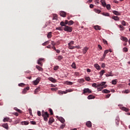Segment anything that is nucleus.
Segmentation results:
<instances>
[{
  "label": "nucleus",
  "instance_id": "1",
  "mask_svg": "<svg viewBox=\"0 0 130 130\" xmlns=\"http://www.w3.org/2000/svg\"><path fill=\"white\" fill-rule=\"evenodd\" d=\"M106 84V82H103L101 84H97L96 83L92 84V87H95L98 88V91H101L104 88H106V86L105 85Z\"/></svg>",
  "mask_w": 130,
  "mask_h": 130
},
{
  "label": "nucleus",
  "instance_id": "2",
  "mask_svg": "<svg viewBox=\"0 0 130 130\" xmlns=\"http://www.w3.org/2000/svg\"><path fill=\"white\" fill-rule=\"evenodd\" d=\"M42 115L45 121H47L48 120V117H49V114H48L47 112H44V111H42Z\"/></svg>",
  "mask_w": 130,
  "mask_h": 130
},
{
  "label": "nucleus",
  "instance_id": "3",
  "mask_svg": "<svg viewBox=\"0 0 130 130\" xmlns=\"http://www.w3.org/2000/svg\"><path fill=\"white\" fill-rule=\"evenodd\" d=\"M64 31H66V32H71L73 31V27L66 25L64 28Z\"/></svg>",
  "mask_w": 130,
  "mask_h": 130
},
{
  "label": "nucleus",
  "instance_id": "4",
  "mask_svg": "<svg viewBox=\"0 0 130 130\" xmlns=\"http://www.w3.org/2000/svg\"><path fill=\"white\" fill-rule=\"evenodd\" d=\"M70 92H73V90L72 89H67L66 91H59L58 93L59 94H60L61 95H62V94H67V93H69Z\"/></svg>",
  "mask_w": 130,
  "mask_h": 130
},
{
  "label": "nucleus",
  "instance_id": "5",
  "mask_svg": "<svg viewBox=\"0 0 130 130\" xmlns=\"http://www.w3.org/2000/svg\"><path fill=\"white\" fill-rule=\"evenodd\" d=\"M91 91L89 88H84L83 90V94H86V93H91Z\"/></svg>",
  "mask_w": 130,
  "mask_h": 130
},
{
  "label": "nucleus",
  "instance_id": "6",
  "mask_svg": "<svg viewBox=\"0 0 130 130\" xmlns=\"http://www.w3.org/2000/svg\"><path fill=\"white\" fill-rule=\"evenodd\" d=\"M120 39L122 41H124V42H127V41H128V39H127V38L125 37L121 36Z\"/></svg>",
  "mask_w": 130,
  "mask_h": 130
},
{
  "label": "nucleus",
  "instance_id": "7",
  "mask_svg": "<svg viewBox=\"0 0 130 130\" xmlns=\"http://www.w3.org/2000/svg\"><path fill=\"white\" fill-rule=\"evenodd\" d=\"M29 89H30V87L29 86H27V87L24 88L22 91V93L26 94L27 93V91L29 90Z\"/></svg>",
  "mask_w": 130,
  "mask_h": 130
},
{
  "label": "nucleus",
  "instance_id": "8",
  "mask_svg": "<svg viewBox=\"0 0 130 130\" xmlns=\"http://www.w3.org/2000/svg\"><path fill=\"white\" fill-rule=\"evenodd\" d=\"M89 50V48L87 47H85L83 49V54H86L87 51Z\"/></svg>",
  "mask_w": 130,
  "mask_h": 130
},
{
  "label": "nucleus",
  "instance_id": "9",
  "mask_svg": "<svg viewBox=\"0 0 130 130\" xmlns=\"http://www.w3.org/2000/svg\"><path fill=\"white\" fill-rule=\"evenodd\" d=\"M60 16H61V17H63V18H64L66 16H67V14L64 11H60Z\"/></svg>",
  "mask_w": 130,
  "mask_h": 130
},
{
  "label": "nucleus",
  "instance_id": "10",
  "mask_svg": "<svg viewBox=\"0 0 130 130\" xmlns=\"http://www.w3.org/2000/svg\"><path fill=\"white\" fill-rule=\"evenodd\" d=\"M43 58H39V60H38V63L42 67V61L43 60Z\"/></svg>",
  "mask_w": 130,
  "mask_h": 130
},
{
  "label": "nucleus",
  "instance_id": "11",
  "mask_svg": "<svg viewBox=\"0 0 130 130\" xmlns=\"http://www.w3.org/2000/svg\"><path fill=\"white\" fill-rule=\"evenodd\" d=\"M86 125L88 127H92V123L90 121H87L86 122Z\"/></svg>",
  "mask_w": 130,
  "mask_h": 130
},
{
  "label": "nucleus",
  "instance_id": "12",
  "mask_svg": "<svg viewBox=\"0 0 130 130\" xmlns=\"http://www.w3.org/2000/svg\"><path fill=\"white\" fill-rule=\"evenodd\" d=\"M2 126L3 127L6 128V129H9V125L8 124V123H4L2 125Z\"/></svg>",
  "mask_w": 130,
  "mask_h": 130
},
{
  "label": "nucleus",
  "instance_id": "13",
  "mask_svg": "<svg viewBox=\"0 0 130 130\" xmlns=\"http://www.w3.org/2000/svg\"><path fill=\"white\" fill-rule=\"evenodd\" d=\"M58 120L62 123H64V122H66V120H64V119L63 118L61 117H59Z\"/></svg>",
  "mask_w": 130,
  "mask_h": 130
},
{
  "label": "nucleus",
  "instance_id": "14",
  "mask_svg": "<svg viewBox=\"0 0 130 130\" xmlns=\"http://www.w3.org/2000/svg\"><path fill=\"white\" fill-rule=\"evenodd\" d=\"M112 13L113 14H114V15H116V16H120V13L118 12V11H116L114 10V11H113Z\"/></svg>",
  "mask_w": 130,
  "mask_h": 130
},
{
  "label": "nucleus",
  "instance_id": "15",
  "mask_svg": "<svg viewBox=\"0 0 130 130\" xmlns=\"http://www.w3.org/2000/svg\"><path fill=\"white\" fill-rule=\"evenodd\" d=\"M36 69H37V70H38V71H40V72H43V69H42V68L40 67L38 65L36 66Z\"/></svg>",
  "mask_w": 130,
  "mask_h": 130
},
{
  "label": "nucleus",
  "instance_id": "16",
  "mask_svg": "<svg viewBox=\"0 0 130 130\" xmlns=\"http://www.w3.org/2000/svg\"><path fill=\"white\" fill-rule=\"evenodd\" d=\"M105 57H106V54H105V53H104L103 57L100 58V61H103V60H104V59H105Z\"/></svg>",
  "mask_w": 130,
  "mask_h": 130
},
{
  "label": "nucleus",
  "instance_id": "17",
  "mask_svg": "<svg viewBox=\"0 0 130 130\" xmlns=\"http://www.w3.org/2000/svg\"><path fill=\"white\" fill-rule=\"evenodd\" d=\"M63 58V57L62 55H59L57 57L56 59H58L59 61H60Z\"/></svg>",
  "mask_w": 130,
  "mask_h": 130
},
{
  "label": "nucleus",
  "instance_id": "18",
  "mask_svg": "<svg viewBox=\"0 0 130 130\" xmlns=\"http://www.w3.org/2000/svg\"><path fill=\"white\" fill-rule=\"evenodd\" d=\"M112 18L115 21H119V17H118V16H113Z\"/></svg>",
  "mask_w": 130,
  "mask_h": 130
},
{
  "label": "nucleus",
  "instance_id": "19",
  "mask_svg": "<svg viewBox=\"0 0 130 130\" xmlns=\"http://www.w3.org/2000/svg\"><path fill=\"white\" fill-rule=\"evenodd\" d=\"M94 28L95 30H101V27H100L99 25H95L94 26Z\"/></svg>",
  "mask_w": 130,
  "mask_h": 130
},
{
  "label": "nucleus",
  "instance_id": "20",
  "mask_svg": "<svg viewBox=\"0 0 130 130\" xmlns=\"http://www.w3.org/2000/svg\"><path fill=\"white\" fill-rule=\"evenodd\" d=\"M101 2L103 7H106V3L105 2V0H101Z\"/></svg>",
  "mask_w": 130,
  "mask_h": 130
},
{
  "label": "nucleus",
  "instance_id": "21",
  "mask_svg": "<svg viewBox=\"0 0 130 130\" xmlns=\"http://www.w3.org/2000/svg\"><path fill=\"white\" fill-rule=\"evenodd\" d=\"M52 122H54V119L53 117H51L49 120V123H52Z\"/></svg>",
  "mask_w": 130,
  "mask_h": 130
},
{
  "label": "nucleus",
  "instance_id": "22",
  "mask_svg": "<svg viewBox=\"0 0 130 130\" xmlns=\"http://www.w3.org/2000/svg\"><path fill=\"white\" fill-rule=\"evenodd\" d=\"M121 110H123L124 111H125L126 112H128V111H129L128 109H127L124 107H122L121 108Z\"/></svg>",
  "mask_w": 130,
  "mask_h": 130
},
{
  "label": "nucleus",
  "instance_id": "23",
  "mask_svg": "<svg viewBox=\"0 0 130 130\" xmlns=\"http://www.w3.org/2000/svg\"><path fill=\"white\" fill-rule=\"evenodd\" d=\"M52 19L53 20H55V21H57V15L53 14Z\"/></svg>",
  "mask_w": 130,
  "mask_h": 130
},
{
  "label": "nucleus",
  "instance_id": "24",
  "mask_svg": "<svg viewBox=\"0 0 130 130\" xmlns=\"http://www.w3.org/2000/svg\"><path fill=\"white\" fill-rule=\"evenodd\" d=\"M103 93H105L106 94H108V93H110V91L108 90L107 89H104L103 90Z\"/></svg>",
  "mask_w": 130,
  "mask_h": 130
},
{
  "label": "nucleus",
  "instance_id": "25",
  "mask_svg": "<svg viewBox=\"0 0 130 130\" xmlns=\"http://www.w3.org/2000/svg\"><path fill=\"white\" fill-rule=\"evenodd\" d=\"M9 120H10V118H9V117H5L3 119L4 122H7L9 121Z\"/></svg>",
  "mask_w": 130,
  "mask_h": 130
},
{
  "label": "nucleus",
  "instance_id": "26",
  "mask_svg": "<svg viewBox=\"0 0 130 130\" xmlns=\"http://www.w3.org/2000/svg\"><path fill=\"white\" fill-rule=\"evenodd\" d=\"M94 98H95V96H94V95L90 94L89 95L87 99L90 100V99H94Z\"/></svg>",
  "mask_w": 130,
  "mask_h": 130
},
{
  "label": "nucleus",
  "instance_id": "27",
  "mask_svg": "<svg viewBox=\"0 0 130 130\" xmlns=\"http://www.w3.org/2000/svg\"><path fill=\"white\" fill-rule=\"evenodd\" d=\"M118 27L120 28V31H123V30H124V27L122 25H119Z\"/></svg>",
  "mask_w": 130,
  "mask_h": 130
},
{
  "label": "nucleus",
  "instance_id": "28",
  "mask_svg": "<svg viewBox=\"0 0 130 130\" xmlns=\"http://www.w3.org/2000/svg\"><path fill=\"white\" fill-rule=\"evenodd\" d=\"M68 25L69 26H72V25H74V21L73 20L69 21Z\"/></svg>",
  "mask_w": 130,
  "mask_h": 130
},
{
  "label": "nucleus",
  "instance_id": "29",
  "mask_svg": "<svg viewBox=\"0 0 130 130\" xmlns=\"http://www.w3.org/2000/svg\"><path fill=\"white\" fill-rule=\"evenodd\" d=\"M52 32H49L48 35H47V37L48 38H51V37H52Z\"/></svg>",
  "mask_w": 130,
  "mask_h": 130
},
{
  "label": "nucleus",
  "instance_id": "30",
  "mask_svg": "<svg viewBox=\"0 0 130 130\" xmlns=\"http://www.w3.org/2000/svg\"><path fill=\"white\" fill-rule=\"evenodd\" d=\"M68 48L69 49H75V46H73V45H68Z\"/></svg>",
  "mask_w": 130,
  "mask_h": 130
},
{
  "label": "nucleus",
  "instance_id": "31",
  "mask_svg": "<svg viewBox=\"0 0 130 130\" xmlns=\"http://www.w3.org/2000/svg\"><path fill=\"white\" fill-rule=\"evenodd\" d=\"M85 81H87V82H89L91 81V78L89 77H85Z\"/></svg>",
  "mask_w": 130,
  "mask_h": 130
},
{
  "label": "nucleus",
  "instance_id": "32",
  "mask_svg": "<svg viewBox=\"0 0 130 130\" xmlns=\"http://www.w3.org/2000/svg\"><path fill=\"white\" fill-rule=\"evenodd\" d=\"M60 25H61V26H62V27H66V26H67L66 25V24L64 23V22H63V21H61L60 23Z\"/></svg>",
  "mask_w": 130,
  "mask_h": 130
},
{
  "label": "nucleus",
  "instance_id": "33",
  "mask_svg": "<svg viewBox=\"0 0 130 130\" xmlns=\"http://www.w3.org/2000/svg\"><path fill=\"white\" fill-rule=\"evenodd\" d=\"M94 67L96 70H100V66H99V64H94Z\"/></svg>",
  "mask_w": 130,
  "mask_h": 130
},
{
  "label": "nucleus",
  "instance_id": "34",
  "mask_svg": "<svg viewBox=\"0 0 130 130\" xmlns=\"http://www.w3.org/2000/svg\"><path fill=\"white\" fill-rule=\"evenodd\" d=\"M123 52H127L128 51V49H127L126 47H124L123 48Z\"/></svg>",
  "mask_w": 130,
  "mask_h": 130
},
{
  "label": "nucleus",
  "instance_id": "35",
  "mask_svg": "<svg viewBox=\"0 0 130 130\" xmlns=\"http://www.w3.org/2000/svg\"><path fill=\"white\" fill-rule=\"evenodd\" d=\"M71 67L73 68V69H77V67L76 66V63L75 62H73L71 66Z\"/></svg>",
  "mask_w": 130,
  "mask_h": 130
},
{
  "label": "nucleus",
  "instance_id": "36",
  "mask_svg": "<svg viewBox=\"0 0 130 130\" xmlns=\"http://www.w3.org/2000/svg\"><path fill=\"white\" fill-rule=\"evenodd\" d=\"M59 68V67L58 66H56L54 67L53 70L54 71H57L58 69Z\"/></svg>",
  "mask_w": 130,
  "mask_h": 130
},
{
  "label": "nucleus",
  "instance_id": "37",
  "mask_svg": "<svg viewBox=\"0 0 130 130\" xmlns=\"http://www.w3.org/2000/svg\"><path fill=\"white\" fill-rule=\"evenodd\" d=\"M65 126H66V124H64V123H63V124H62L61 125V126H60V128L61 129H62L64 128V127H65Z\"/></svg>",
  "mask_w": 130,
  "mask_h": 130
},
{
  "label": "nucleus",
  "instance_id": "38",
  "mask_svg": "<svg viewBox=\"0 0 130 130\" xmlns=\"http://www.w3.org/2000/svg\"><path fill=\"white\" fill-rule=\"evenodd\" d=\"M104 73H105V71H104V70H102V71L100 72V76H103Z\"/></svg>",
  "mask_w": 130,
  "mask_h": 130
},
{
  "label": "nucleus",
  "instance_id": "39",
  "mask_svg": "<svg viewBox=\"0 0 130 130\" xmlns=\"http://www.w3.org/2000/svg\"><path fill=\"white\" fill-rule=\"evenodd\" d=\"M40 81H41V78L40 77H38L36 80L34 81V82H40Z\"/></svg>",
  "mask_w": 130,
  "mask_h": 130
},
{
  "label": "nucleus",
  "instance_id": "40",
  "mask_svg": "<svg viewBox=\"0 0 130 130\" xmlns=\"http://www.w3.org/2000/svg\"><path fill=\"white\" fill-rule=\"evenodd\" d=\"M49 43V41H46L45 43L42 44V45H43V46H45L46 45H47V44H48Z\"/></svg>",
  "mask_w": 130,
  "mask_h": 130
},
{
  "label": "nucleus",
  "instance_id": "41",
  "mask_svg": "<svg viewBox=\"0 0 130 130\" xmlns=\"http://www.w3.org/2000/svg\"><path fill=\"white\" fill-rule=\"evenodd\" d=\"M103 15V16H106V17H109V13H104Z\"/></svg>",
  "mask_w": 130,
  "mask_h": 130
},
{
  "label": "nucleus",
  "instance_id": "42",
  "mask_svg": "<svg viewBox=\"0 0 130 130\" xmlns=\"http://www.w3.org/2000/svg\"><path fill=\"white\" fill-rule=\"evenodd\" d=\"M106 7L107 10H110L111 6L110 4H108V5H106Z\"/></svg>",
  "mask_w": 130,
  "mask_h": 130
},
{
  "label": "nucleus",
  "instance_id": "43",
  "mask_svg": "<svg viewBox=\"0 0 130 130\" xmlns=\"http://www.w3.org/2000/svg\"><path fill=\"white\" fill-rule=\"evenodd\" d=\"M30 123L31 124H33L34 125H36V122H35V121H30Z\"/></svg>",
  "mask_w": 130,
  "mask_h": 130
},
{
  "label": "nucleus",
  "instance_id": "44",
  "mask_svg": "<svg viewBox=\"0 0 130 130\" xmlns=\"http://www.w3.org/2000/svg\"><path fill=\"white\" fill-rule=\"evenodd\" d=\"M94 12H95V13H97L98 14H100V13H101V11L97 9L94 10Z\"/></svg>",
  "mask_w": 130,
  "mask_h": 130
},
{
  "label": "nucleus",
  "instance_id": "45",
  "mask_svg": "<svg viewBox=\"0 0 130 130\" xmlns=\"http://www.w3.org/2000/svg\"><path fill=\"white\" fill-rule=\"evenodd\" d=\"M49 112H50L51 115H52L53 114V111H52V109H50L49 110Z\"/></svg>",
  "mask_w": 130,
  "mask_h": 130
},
{
  "label": "nucleus",
  "instance_id": "46",
  "mask_svg": "<svg viewBox=\"0 0 130 130\" xmlns=\"http://www.w3.org/2000/svg\"><path fill=\"white\" fill-rule=\"evenodd\" d=\"M18 86H19V87H24V86H25V84L21 83L19 84Z\"/></svg>",
  "mask_w": 130,
  "mask_h": 130
},
{
  "label": "nucleus",
  "instance_id": "47",
  "mask_svg": "<svg viewBox=\"0 0 130 130\" xmlns=\"http://www.w3.org/2000/svg\"><path fill=\"white\" fill-rule=\"evenodd\" d=\"M49 80L51 82H54V79L53 78L51 77L48 78Z\"/></svg>",
  "mask_w": 130,
  "mask_h": 130
},
{
  "label": "nucleus",
  "instance_id": "48",
  "mask_svg": "<svg viewBox=\"0 0 130 130\" xmlns=\"http://www.w3.org/2000/svg\"><path fill=\"white\" fill-rule=\"evenodd\" d=\"M56 30H59L60 31H61L62 30V27H56Z\"/></svg>",
  "mask_w": 130,
  "mask_h": 130
},
{
  "label": "nucleus",
  "instance_id": "49",
  "mask_svg": "<svg viewBox=\"0 0 130 130\" xmlns=\"http://www.w3.org/2000/svg\"><path fill=\"white\" fill-rule=\"evenodd\" d=\"M74 43H75V42L71 41L68 44V45H74Z\"/></svg>",
  "mask_w": 130,
  "mask_h": 130
},
{
  "label": "nucleus",
  "instance_id": "50",
  "mask_svg": "<svg viewBox=\"0 0 130 130\" xmlns=\"http://www.w3.org/2000/svg\"><path fill=\"white\" fill-rule=\"evenodd\" d=\"M103 42L104 43V44H108L107 41L104 39H103Z\"/></svg>",
  "mask_w": 130,
  "mask_h": 130
},
{
  "label": "nucleus",
  "instance_id": "51",
  "mask_svg": "<svg viewBox=\"0 0 130 130\" xmlns=\"http://www.w3.org/2000/svg\"><path fill=\"white\" fill-rule=\"evenodd\" d=\"M65 83H66L67 85H73V82H67Z\"/></svg>",
  "mask_w": 130,
  "mask_h": 130
},
{
  "label": "nucleus",
  "instance_id": "52",
  "mask_svg": "<svg viewBox=\"0 0 130 130\" xmlns=\"http://www.w3.org/2000/svg\"><path fill=\"white\" fill-rule=\"evenodd\" d=\"M115 122H116L117 125H118V124H119V121L118 120V119H116L115 120Z\"/></svg>",
  "mask_w": 130,
  "mask_h": 130
},
{
  "label": "nucleus",
  "instance_id": "53",
  "mask_svg": "<svg viewBox=\"0 0 130 130\" xmlns=\"http://www.w3.org/2000/svg\"><path fill=\"white\" fill-rule=\"evenodd\" d=\"M122 25H123V26H126V23H125V21H122L121 22Z\"/></svg>",
  "mask_w": 130,
  "mask_h": 130
},
{
  "label": "nucleus",
  "instance_id": "54",
  "mask_svg": "<svg viewBox=\"0 0 130 130\" xmlns=\"http://www.w3.org/2000/svg\"><path fill=\"white\" fill-rule=\"evenodd\" d=\"M28 111H29V113L30 115H32V110L31 109H29L28 110Z\"/></svg>",
  "mask_w": 130,
  "mask_h": 130
},
{
  "label": "nucleus",
  "instance_id": "55",
  "mask_svg": "<svg viewBox=\"0 0 130 130\" xmlns=\"http://www.w3.org/2000/svg\"><path fill=\"white\" fill-rule=\"evenodd\" d=\"M23 123L25 125H28V124H29V122H27V121H24Z\"/></svg>",
  "mask_w": 130,
  "mask_h": 130
},
{
  "label": "nucleus",
  "instance_id": "56",
  "mask_svg": "<svg viewBox=\"0 0 130 130\" xmlns=\"http://www.w3.org/2000/svg\"><path fill=\"white\" fill-rule=\"evenodd\" d=\"M38 116H41V112L40 111H38Z\"/></svg>",
  "mask_w": 130,
  "mask_h": 130
},
{
  "label": "nucleus",
  "instance_id": "57",
  "mask_svg": "<svg viewBox=\"0 0 130 130\" xmlns=\"http://www.w3.org/2000/svg\"><path fill=\"white\" fill-rule=\"evenodd\" d=\"M39 83V82H34V85H35V86H37V85H38Z\"/></svg>",
  "mask_w": 130,
  "mask_h": 130
},
{
  "label": "nucleus",
  "instance_id": "58",
  "mask_svg": "<svg viewBox=\"0 0 130 130\" xmlns=\"http://www.w3.org/2000/svg\"><path fill=\"white\" fill-rule=\"evenodd\" d=\"M38 90H39V88H37V89L35 90V94H37V92H38Z\"/></svg>",
  "mask_w": 130,
  "mask_h": 130
},
{
  "label": "nucleus",
  "instance_id": "59",
  "mask_svg": "<svg viewBox=\"0 0 130 130\" xmlns=\"http://www.w3.org/2000/svg\"><path fill=\"white\" fill-rule=\"evenodd\" d=\"M111 95V94H106V98H109V97H110Z\"/></svg>",
  "mask_w": 130,
  "mask_h": 130
},
{
  "label": "nucleus",
  "instance_id": "60",
  "mask_svg": "<svg viewBox=\"0 0 130 130\" xmlns=\"http://www.w3.org/2000/svg\"><path fill=\"white\" fill-rule=\"evenodd\" d=\"M51 44H52V45H53V46L56 45V44L55 43H54V42H53V41L51 42Z\"/></svg>",
  "mask_w": 130,
  "mask_h": 130
},
{
  "label": "nucleus",
  "instance_id": "61",
  "mask_svg": "<svg viewBox=\"0 0 130 130\" xmlns=\"http://www.w3.org/2000/svg\"><path fill=\"white\" fill-rule=\"evenodd\" d=\"M124 93H126V94L129 93V90L127 89V90H125Z\"/></svg>",
  "mask_w": 130,
  "mask_h": 130
},
{
  "label": "nucleus",
  "instance_id": "62",
  "mask_svg": "<svg viewBox=\"0 0 130 130\" xmlns=\"http://www.w3.org/2000/svg\"><path fill=\"white\" fill-rule=\"evenodd\" d=\"M108 52H109V51L108 50H105L104 53L107 54V53H108Z\"/></svg>",
  "mask_w": 130,
  "mask_h": 130
},
{
  "label": "nucleus",
  "instance_id": "63",
  "mask_svg": "<svg viewBox=\"0 0 130 130\" xmlns=\"http://www.w3.org/2000/svg\"><path fill=\"white\" fill-rule=\"evenodd\" d=\"M64 24L65 25H68V24H69V21L65 20Z\"/></svg>",
  "mask_w": 130,
  "mask_h": 130
},
{
  "label": "nucleus",
  "instance_id": "64",
  "mask_svg": "<svg viewBox=\"0 0 130 130\" xmlns=\"http://www.w3.org/2000/svg\"><path fill=\"white\" fill-rule=\"evenodd\" d=\"M102 68H103V69H104V68H105V63H102Z\"/></svg>",
  "mask_w": 130,
  "mask_h": 130
}]
</instances>
